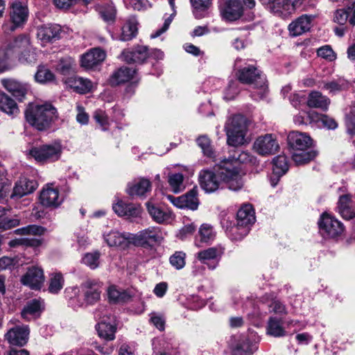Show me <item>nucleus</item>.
Masks as SVG:
<instances>
[{"instance_id": "aec40b11", "label": "nucleus", "mask_w": 355, "mask_h": 355, "mask_svg": "<svg viewBox=\"0 0 355 355\" xmlns=\"http://www.w3.org/2000/svg\"><path fill=\"white\" fill-rule=\"evenodd\" d=\"M106 58V53L100 48H94L83 55L81 66L86 69H92L101 64Z\"/></svg>"}, {"instance_id": "f704fd0d", "label": "nucleus", "mask_w": 355, "mask_h": 355, "mask_svg": "<svg viewBox=\"0 0 355 355\" xmlns=\"http://www.w3.org/2000/svg\"><path fill=\"white\" fill-rule=\"evenodd\" d=\"M317 152L311 148L308 150L292 151V159L297 165L305 164L313 160L317 155Z\"/></svg>"}, {"instance_id": "7c9ffc66", "label": "nucleus", "mask_w": 355, "mask_h": 355, "mask_svg": "<svg viewBox=\"0 0 355 355\" xmlns=\"http://www.w3.org/2000/svg\"><path fill=\"white\" fill-rule=\"evenodd\" d=\"M146 207L149 214L157 223H163L172 217V213L170 211H164L150 202H146Z\"/></svg>"}, {"instance_id": "79ce46f5", "label": "nucleus", "mask_w": 355, "mask_h": 355, "mask_svg": "<svg viewBox=\"0 0 355 355\" xmlns=\"http://www.w3.org/2000/svg\"><path fill=\"white\" fill-rule=\"evenodd\" d=\"M184 175L180 173H169L168 177V182L172 189L175 193H180L184 189Z\"/></svg>"}, {"instance_id": "393cba45", "label": "nucleus", "mask_w": 355, "mask_h": 355, "mask_svg": "<svg viewBox=\"0 0 355 355\" xmlns=\"http://www.w3.org/2000/svg\"><path fill=\"white\" fill-rule=\"evenodd\" d=\"M255 222L254 211L250 205H245L237 212L236 224L239 227H248Z\"/></svg>"}, {"instance_id": "9d476101", "label": "nucleus", "mask_w": 355, "mask_h": 355, "mask_svg": "<svg viewBox=\"0 0 355 355\" xmlns=\"http://www.w3.org/2000/svg\"><path fill=\"white\" fill-rule=\"evenodd\" d=\"M236 76L240 82L244 84L256 83L260 87H268L266 77L254 65H249L238 70Z\"/></svg>"}, {"instance_id": "c9c22d12", "label": "nucleus", "mask_w": 355, "mask_h": 355, "mask_svg": "<svg viewBox=\"0 0 355 355\" xmlns=\"http://www.w3.org/2000/svg\"><path fill=\"white\" fill-rule=\"evenodd\" d=\"M267 333L274 337L284 336L286 331L282 327V320L270 317L268 322Z\"/></svg>"}, {"instance_id": "6e6d98bb", "label": "nucleus", "mask_w": 355, "mask_h": 355, "mask_svg": "<svg viewBox=\"0 0 355 355\" xmlns=\"http://www.w3.org/2000/svg\"><path fill=\"white\" fill-rule=\"evenodd\" d=\"M1 83L5 89H26L30 87L28 83L18 81L14 78L2 79Z\"/></svg>"}, {"instance_id": "a211bd4d", "label": "nucleus", "mask_w": 355, "mask_h": 355, "mask_svg": "<svg viewBox=\"0 0 355 355\" xmlns=\"http://www.w3.org/2000/svg\"><path fill=\"white\" fill-rule=\"evenodd\" d=\"M62 33L58 24L44 25L37 28V37L44 43H53L60 39Z\"/></svg>"}, {"instance_id": "4468645a", "label": "nucleus", "mask_w": 355, "mask_h": 355, "mask_svg": "<svg viewBox=\"0 0 355 355\" xmlns=\"http://www.w3.org/2000/svg\"><path fill=\"white\" fill-rule=\"evenodd\" d=\"M220 180L218 173L216 175L210 170H202L199 173L200 185L207 193H212L216 191L219 188Z\"/></svg>"}, {"instance_id": "f8f14e48", "label": "nucleus", "mask_w": 355, "mask_h": 355, "mask_svg": "<svg viewBox=\"0 0 355 355\" xmlns=\"http://www.w3.org/2000/svg\"><path fill=\"white\" fill-rule=\"evenodd\" d=\"M29 334L30 330L27 325H17L8 331L5 338L10 345L21 347L28 342Z\"/></svg>"}, {"instance_id": "cd10ccee", "label": "nucleus", "mask_w": 355, "mask_h": 355, "mask_svg": "<svg viewBox=\"0 0 355 355\" xmlns=\"http://www.w3.org/2000/svg\"><path fill=\"white\" fill-rule=\"evenodd\" d=\"M37 188L35 181L29 180L26 178L18 181L13 189L12 198H21L22 196L33 192Z\"/></svg>"}, {"instance_id": "423d86ee", "label": "nucleus", "mask_w": 355, "mask_h": 355, "mask_svg": "<svg viewBox=\"0 0 355 355\" xmlns=\"http://www.w3.org/2000/svg\"><path fill=\"white\" fill-rule=\"evenodd\" d=\"M218 175L230 189L238 191L243 187V182L235 165L229 162H221Z\"/></svg>"}, {"instance_id": "7ed1b4c3", "label": "nucleus", "mask_w": 355, "mask_h": 355, "mask_svg": "<svg viewBox=\"0 0 355 355\" xmlns=\"http://www.w3.org/2000/svg\"><path fill=\"white\" fill-rule=\"evenodd\" d=\"M28 16V8L25 3L17 0L13 1L9 8V23L3 26L4 31L9 33L22 28L26 24Z\"/></svg>"}, {"instance_id": "f3484780", "label": "nucleus", "mask_w": 355, "mask_h": 355, "mask_svg": "<svg viewBox=\"0 0 355 355\" xmlns=\"http://www.w3.org/2000/svg\"><path fill=\"white\" fill-rule=\"evenodd\" d=\"M287 139L292 151L308 150L312 145V139L309 135L297 131L291 132Z\"/></svg>"}, {"instance_id": "864d4df0", "label": "nucleus", "mask_w": 355, "mask_h": 355, "mask_svg": "<svg viewBox=\"0 0 355 355\" xmlns=\"http://www.w3.org/2000/svg\"><path fill=\"white\" fill-rule=\"evenodd\" d=\"M100 253L94 252L87 253L83 258V262L92 269L96 268L99 265Z\"/></svg>"}, {"instance_id": "13d9d810", "label": "nucleus", "mask_w": 355, "mask_h": 355, "mask_svg": "<svg viewBox=\"0 0 355 355\" xmlns=\"http://www.w3.org/2000/svg\"><path fill=\"white\" fill-rule=\"evenodd\" d=\"M324 87L326 89H343L353 87L352 83L343 78H338L336 80H332L327 84Z\"/></svg>"}, {"instance_id": "680f3d73", "label": "nucleus", "mask_w": 355, "mask_h": 355, "mask_svg": "<svg viewBox=\"0 0 355 355\" xmlns=\"http://www.w3.org/2000/svg\"><path fill=\"white\" fill-rule=\"evenodd\" d=\"M73 64V60L70 58L61 59L57 64V70L62 74H67L69 72Z\"/></svg>"}, {"instance_id": "bf43d9fd", "label": "nucleus", "mask_w": 355, "mask_h": 355, "mask_svg": "<svg viewBox=\"0 0 355 355\" xmlns=\"http://www.w3.org/2000/svg\"><path fill=\"white\" fill-rule=\"evenodd\" d=\"M199 234L202 242H208L212 240L214 236L211 227L206 224L201 226Z\"/></svg>"}, {"instance_id": "052dcab7", "label": "nucleus", "mask_w": 355, "mask_h": 355, "mask_svg": "<svg viewBox=\"0 0 355 355\" xmlns=\"http://www.w3.org/2000/svg\"><path fill=\"white\" fill-rule=\"evenodd\" d=\"M270 309V312H273L276 314L286 315L287 311L285 305H284L280 301L277 300H271L270 304L268 305Z\"/></svg>"}, {"instance_id": "1a4fd4ad", "label": "nucleus", "mask_w": 355, "mask_h": 355, "mask_svg": "<svg viewBox=\"0 0 355 355\" xmlns=\"http://www.w3.org/2000/svg\"><path fill=\"white\" fill-rule=\"evenodd\" d=\"M318 225L320 234L325 238H336L344 231L341 222L325 214L322 215Z\"/></svg>"}, {"instance_id": "4d7b16f0", "label": "nucleus", "mask_w": 355, "mask_h": 355, "mask_svg": "<svg viewBox=\"0 0 355 355\" xmlns=\"http://www.w3.org/2000/svg\"><path fill=\"white\" fill-rule=\"evenodd\" d=\"M196 141L205 155L208 157L212 156L213 151L210 145V140L207 137L200 136L197 139Z\"/></svg>"}, {"instance_id": "2f4dec72", "label": "nucleus", "mask_w": 355, "mask_h": 355, "mask_svg": "<svg viewBox=\"0 0 355 355\" xmlns=\"http://www.w3.org/2000/svg\"><path fill=\"white\" fill-rule=\"evenodd\" d=\"M65 83L70 89H93L96 87V83H93L88 78H85L78 76L69 77L65 80Z\"/></svg>"}, {"instance_id": "8fccbe9b", "label": "nucleus", "mask_w": 355, "mask_h": 355, "mask_svg": "<svg viewBox=\"0 0 355 355\" xmlns=\"http://www.w3.org/2000/svg\"><path fill=\"white\" fill-rule=\"evenodd\" d=\"M249 231L248 227H239L236 224L229 230L228 235L233 241H241L249 233Z\"/></svg>"}, {"instance_id": "39448f33", "label": "nucleus", "mask_w": 355, "mask_h": 355, "mask_svg": "<svg viewBox=\"0 0 355 355\" xmlns=\"http://www.w3.org/2000/svg\"><path fill=\"white\" fill-rule=\"evenodd\" d=\"M275 16L282 19L290 17L295 10L298 0H259Z\"/></svg>"}, {"instance_id": "09e8293b", "label": "nucleus", "mask_w": 355, "mask_h": 355, "mask_svg": "<svg viewBox=\"0 0 355 355\" xmlns=\"http://www.w3.org/2000/svg\"><path fill=\"white\" fill-rule=\"evenodd\" d=\"M46 229L42 226L36 225H31L26 227H24L21 228L17 229L15 232L17 234L21 235H42Z\"/></svg>"}, {"instance_id": "2eb2a0df", "label": "nucleus", "mask_w": 355, "mask_h": 355, "mask_svg": "<svg viewBox=\"0 0 355 355\" xmlns=\"http://www.w3.org/2000/svg\"><path fill=\"white\" fill-rule=\"evenodd\" d=\"M150 56L148 48L146 46L137 45L131 50H124L121 53L123 60L128 63L144 62Z\"/></svg>"}, {"instance_id": "c756f323", "label": "nucleus", "mask_w": 355, "mask_h": 355, "mask_svg": "<svg viewBox=\"0 0 355 355\" xmlns=\"http://www.w3.org/2000/svg\"><path fill=\"white\" fill-rule=\"evenodd\" d=\"M0 110L10 116H15L19 113L15 101L1 90H0Z\"/></svg>"}, {"instance_id": "72a5a7b5", "label": "nucleus", "mask_w": 355, "mask_h": 355, "mask_svg": "<svg viewBox=\"0 0 355 355\" xmlns=\"http://www.w3.org/2000/svg\"><path fill=\"white\" fill-rule=\"evenodd\" d=\"M96 329L99 337L106 340L114 339L116 329L115 324H111V322H107L105 320H103L96 326Z\"/></svg>"}, {"instance_id": "ea45409f", "label": "nucleus", "mask_w": 355, "mask_h": 355, "mask_svg": "<svg viewBox=\"0 0 355 355\" xmlns=\"http://www.w3.org/2000/svg\"><path fill=\"white\" fill-rule=\"evenodd\" d=\"M42 309L43 302L40 300L34 299L27 303L21 312V315L24 318H27L28 315H36L40 313Z\"/></svg>"}, {"instance_id": "a19ab883", "label": "nucleus", "mask_w": 355, "mask_h": 355, "mask_svg": "<svg viewBox=\"0 0 355 355\" xmlns=\"http://www.w3.org/2000/svg\"><path fill=\"white\" fill-rule=\"evenodd\" d=\"M352 8L353 3L347 8L336 10L334 15V21L340 25H344L347 21L350 23V18L354 13Z\"/></svg>"}, {"instance_id": "ddd939ff", "label": "nucleus", "mask_w": 355, "mask_h": 355, "mask_svg": "<svg viewBox=\"0 0 355 355\" xmlns=\"http://www.w3.org/2000/svg\"><path fill=\"white\" fill-rule=\"evenodd\" d=\"M81 287L84 291L85 301L87 304L93 305L99 301L101 283L94 279H87L82 284Z\"/></svg>"}, {"instance_id": "f03ea898", "label": "nucleus", "mask_w": 355, "mask_h": 355, "mask_svg": "<svg viewBox=\"0 0 355 355\" xmlns=\"http://www.w3.org/2000/svg\"><path fill=\"white\" fill-rule=\"evenodd\" d=\"M227 137V144L232 146H239L245 143L248 129L246 118L241 114H236L230 118L225 127Z\"/></svg>"}, {"instance_id": "e2e57ef3", "label": "nucleus", "mask_w": 355, "mask_h": 355, "mask_svg": "<svg viewBox=\"0 0 355 355\" xmlns=\"http://www.w3.org/2000/svg\"><path fill=\"white\" fill-rule=\"evenodd\" d=\"M94 118L96 121L99 123L103 129L106 130V126L108 125V118L105 112L102 110H97L94 112Z\"/></svg>"}, {"instance_id": "6ab92c4d", "label": "nucleus", "mask_w": 355, "mask_h": 355, "mask_svg": "<svg viewBox=\"0 0 355 355\" xmlns=\"http://www.w3.org/2000/svg\"><path fill=\"white\" fill-rule=\"evenodd\" d=\"M313 17L312 15H302L293 21L288 27L289 33L296 37L309 31L311 29Z\"/></svg>"}, {"instance_id": "4c0bfd02", "label": "nucleus", "mask_w": 355, "mask_h": 355, "mask_svg": "<svg viewBox=\"0 0 355 355\" xmlns=\"http://www.w3.org/2000/svg\"><path fill=\"white\" fill-rule=\"evenodd\" d=\"M252 353L250 341L246 337L241 338L232 349V355H251Z\"/></svg>"}, {"instance_id": "de8ad7c7", "label": "nucleus", "mask_w": 355, "mask_h": 355, "mask_svg": "<svg viewBox=\"0 0 355 355\" xmlns=\"http://www.w3.org/2000/svg\"><path fill=\"white\" fill-rule=\"evenodd\" d=\"M273 171L277 175H284L288 170L286 157L284 155H278L273 159Z\"/></svg>"}, {"instance_id": "774afa93", "label": "nucleus", "mask_w": 355, "mask_h": 355, "mask_svg": "<svg viewBox=\"0 0 355 355\" xmlns=\"http://www.w3.org/2000/svg\"><path fill=\"white\" fill-rule=\"evenodd\" d=\"M211 0H190L192 6L196 10H204L207 9Z\"/></svg>"}, {"instance_id": "c03bdc74", "label": "nucleus", "mask_w": 355, "mask_h": 355, "mask_svg": "<svg viewBox=\"0 0 355 355\" xmlns=\"http://www.w3.org/2000/svg\"><path fill=\"white\" fill-rule=\"evenodd\" d=\"M116 10L112 4H107L102 6L99 10V15L107 23H114L116 19Z\"/></svg>"}, {"instance_id": "0eeeda50", "label": "nucleus", "mask_w": 355, "mask_h": 355, "mask_svg": "<svg viewBox=\"0 0 355 355\" xmlns=\"http://www.w3.org/2000/svg\"><path fill=\"white\" fill-rule=\"evenodd\" d=\"M62 148L58 144L42 145L30 150V155L40 162L56 161L60 158Z\"/></svg>"}, {"instance_id": "338daca9", "label": "nucleus", "mask_w": 355, "mask_h": 355, "mask_svg": "<svg viewBox=\"0 0 355 355\" xmlns=\"http://www.w3.org/2000/svg\"><path fill=\"white\" fill-rule=\"evenodd\" d=\"M320 122L324 127L329 130H334L338 127L336 120L325 114H323V116H322Z\"/></svg>"}, {"instance_id": "20e7f679", "label": "nucleus", "mask_w": 355, "mask_h": 355, "mask_svg": "<svg viewBox=\"0 0 355 355\" xmlns=\"http://www.w3.org/2000/svg\"><path fill=\"white\" fill-rule=\"evenodd\" d=\"M7 50L16 54L22 62H31L35 60L34 54L31 51L30 40L26 35H20L15 37L8 44Z\"/></svg>"}, {"instance_id": "5701e85b", "label": "nucleus", "mask_w": 355, "mask_h": 355, "mask_svg": "<svg viewBox=\"0 0 355 355\" xmlns=\"http://www.w3.org/2000/svg\"><path fill=\"white\" fill-rule=\"evenodd\" d=\"M114 211L119 216L137 217L141 214L139 205L127 203L123 200H119L112 206Z\"/></svg>"}, {"instance_id": "9b49d317", "label": "nucleus", "mask_w": 355, "mask_h": 355, "mask_svg": "<svg viewBox=\"0 0 355 355\" xmlns=\"http://www.w3.org/2000/svg\"><path fill=\"white\" fill-rule=\"evenodd\" d=\"M279 148L277 139L272 134L258 137L253 144L254 151L262 156L273 155Z\"/></svg>"}, {"instance_id": "0e129e2a", "label": "nucleus", "mask_w": 355, "mask_h": 355, "mask_svg": "<svg viewBox=\"0 0 355 355\" xmlns=\"http://www.w3.org/2000/svg\"><path fill=\"white\" fill-rule=\"evenodd\" d=\"M318 55L322 58L330 61L335 59L336 55L332 49L329 46H324L318 49L317 51Z\"/></svg>"}, {"instance_id": "58836bf2", "label": "nucleus", "mask_w": 355, "mask_h": 355, "mask_svg": "<svg viewBox=\"0 0 355 355\" xmlns=\"http://www.w3.org/2000/svg\"><path fill=\"white\" fill-rule=\"evenodd\" d=\"M20 218L17 216L9 217L5 210L0 209V232L18 226Z\"/></svg>"}, {"instance_id": "a18cd8bd", "label": "nucleus", "mask_w": 355, "mask_h": 355, "mask_svg": "<svg viewBox=\"0 0 355 355\" xmlns=\"http://www.w3.org/2000/svg\"><path fill=\"white\" fill-rule=\"evenodd\" d=\"M198 190L196 187L193 188L191 190L184 194V207L185 208L196 210L198 207L199 200L197 198Z\"/></svg>"}, {"instance_id": "4be33fe9", "label": "nucleus", "mask_w": 355, "mask_h": 355, "mask_svg": "<svg viewBox=\"0 0 355 355\" xmlns=\"http://www.w3.org/2000/svg\"><path fill=\"white\" fill-rule=\"evenodd\" d=\"M151 190V182L146 178H139L128 184L127 193L132 198L144 197Z\"/></svg>"}, {"instance_id": "c85d7f7f", "label": "nucleus", "mask_w": 355, "mask_h": 355, "mask_svg": "<svg viewBox=\"0 0 355 355\" xmlns=\"http://www.w3.org/2000/svg\"><path fill=\"white\" fill-rule=\"evenodd\" d=\"M330 100L318 90H313L309 95L307 105L325 111L328 109Z\"/></svg>"}, {"instance_id": "6e6552de", "label": "nucleus", "mask_w": 355, "mask_h": 355, "mask_svg": "<svg viewBox=\"0 0 355 355\" xmlns=\"http://www.w3.org/2000/svg\"><path fill=\"white\" fill-rule=\"evenodd\" d=\"M131 239L132 243L135 245L148 248L153 246L157 243H159L162 237L159 228L150 227L136 234H132Z\"/></svg>"}, {"instance_id": "37998d69", "label": "nucleus", "mask_w": 355, "mask_h": 355, "mask_svg": "<svg viewBox=\"0 0 355 355\" xmlns=\"http://www.w3.org/2000/svg\"><path fill=\"white\" fill-rule=\"evenodd\" d=\"M223 162H229L230 163H232L234 165V163L236 162L243 164L250 163L252 164H255L257 162V159L250 153L243 151L241 153L236 152L231 159L223 160Z\"/></svg>"}, {"instance_id": "dca6fc26", "label": "nucleus", "mask_w": 355, "mask_h": 355, "mask_svg": "<svg viewBox=\"0 0 355 355\" xmlns=\"http://www.w3.org/2000/svg\"><path fill=\"white\" fill-rule=\"evenodd\" d=\"M44 282L43 270L38 266L28 268L26 274L21 277V282L33 289H40Z\"/></svg>"}, {"instance_id": "bb28decb", "label": "nucleus", "mask_w": 355, "mask_h": 355, "mask_svg": "<svg viewBox=\"0 0 355 355\" xmlns=\"http://www.w3.org/2000/svg\"><path fill=\"white\" fill-rule=\"evenodd\" d=\"M135 73V70L127 67H122L115 71L110 76L109 79L110 84L112 87L119 86L133 78Z\"/></svg>"}, {"instance_id": "a878e982", "label": "nucleus", "mask_w": 355, "mask_h": 355, "mask_svg": "<svg viewBox=\"0 0 355 355\" xmlns=\"http://www.w3.org/2000/svg\"><path fill=\"white\" fill-rule=\"evenodd\" d=\"M40 202L45 207H56L60 205L62 199L57 189L48 186L40 193Z\"/></svg>"}, {"instance_id": "49530a36", "label": "nucleus", "mask_w": 355, "mask_h": 355, "mask_svg": "<svg viewBox=\"0 0 355 355\" xmlns=\"http://www.w3.org/2000/svg\"><path fill=\"white\" fill-rule=\"evenodd\" d=\"M64 278L60 272L53 273L50 278L49 291L51 293H58L63 287Z\"/></svg>"}, {"instance_id": "b1692460", "label": "nucleus", "mask_w": 355, "mask_h": 355, "mask_svg": "<svg viewBox=\"0 0 355 355\" xmlns=\"http://www.w3.org/2000/svg\"><path fill=\"white\" fill-rule=\"evenodd\" d=\"M243 4L239 0H230L225 5L222 14L224 19L233 21L239 19L243 15Z\"/></svg>"}, {"instance_id": "69168bd1", "label": "nucleus", "mask_w": 355, "mask_h": 355, "mask_svg": "<svg viewBox=\"0 0 355 355\" xmlns=\"http://www.w3.org/2000/svg\"><path fill=\"white\" fill-rule=\"evenodd\" d=\"M78 114L76 115L77 121L82 124L86 125L89 121V115L85 112V109L83 106L78 105L76 106Z\"/></svg>"}, {"instance_id": "3c124183", "label": "nucleus", "mask_w": 355, "mask_h": 355, "mask_svg": "<svg viewBox=\"0 0 355 355\" xmlns=\"http://www.w3.org/2000/svg\"><path fill=\"white\" fill-rule=\"evenodd\" d=\"M219 254V250L216 248H209L207 250L200 251L197 254V258L203 263L206 261L214 259Z\"/></svg>"}, {"instance_id": "473e14b6", "label": "nucleus", "mask_w": 355, "mask_h": 355, "mask_svg": "<svg viewBox=\"0 0 355 355\" xmlns=\"http://www.w3.org/2000/svg\"><path fill=\"white\" fill-rule=\"evenodd\" d=\"M138 22L135 17H130L121 28L120 40L129 41L136 37L138 31Z\"/></svg>"}, {"instance_id": "5fc2aeb1", "label": "nucleus", "mask_w": 355, "mask_h": 355, "mask_svg": "<svg viewBox=\"0 0 355 355\" xmlns=\"http://www.w3.org/2000/svg\"><path fill=\"white\" fill-rule=\"evenodd\" d=\"M53 77L52 72L45 67L38 69L35 76V80L41 83L51 81L53 79Z\"/></svg>"}, {"instance_id": "f257e3e1", "label": "nucleus", "mask_w": 355, "mask_h": 355, "mask_svg": "<svg viewBox=\"0 0 355 355\" xmlns=\"http://www.w3.org/2000/svg\"><path fill=\"white\" fill-rule=\"evenodd\" d=\"M58 117L57 109L49 103L41 105L29 103L25 110L26 121L40 131L49 128Z\"/></svg>"}, {"instance_id": "603ef678", "label": "nucleus", "mask_w": 355, "mask_h": 355, "mask_svg": "<svg viewBox=\"0 0 355 355\" xmlns=\"http://www.w3.org/2000/svg\"><path fill=\"white\" fill-rule=\"evenodd\" d=\"M186 254L183 252H175L169 259L170 263L177 270L183 268L185 266Z\"/></svg>"}, {"instance_id": "412c9836", "label": "nucleus", "mask_w": 355, "mask_h": 355, "mask_svg": "<svg viewBox=\"0 0 355 355\" xmlns=\"http://www.w3.org/2000/svg\"><path fill=\"white\" fill-rule=\"evenodd\" d=\"M131 236L132 234L130 233L121 234L116 231H112L104 235V239L109 246L124 250L132 243Z\"/></svg>"}, {"instance_id": "e433bc0d", "label": "nucleus", "mask_w": 355, "mask_h": 355, "mask_svg": "<svg viewBox=\"0 0 355 355\" xmlns=\"http://www.w3.org/2000/svg\"><path fill=\"white\" fill-rule=\"evenodd\" d=\"M107 295L110 302L113 303H125L128 302L131 296L124 291H119L114 286H111L107 290Z\"/></svg>"}]
</instances>
